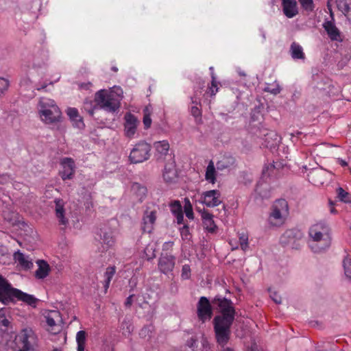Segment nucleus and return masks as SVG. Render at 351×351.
I'll use <instances>...</instances> for the list:
<instances>
[{
    "mask_svg": "<svg viewBox=\"0 0 351 351\" xmlns=\"http://www.w3.org/2000/svg\"><path fill=\"white\" fill-rule=\"evenodd\" d=\"M239 244L241 250L245 251L248 248V236L245 233L239 234Z\"/></svg>",
    "mask_w": 351,
    "mask_h": 351,
    "instance_id": "nucleus-38",
    "label": "nucleus"
},
{
    "mask_svg": "<svg viewBox=\"0 0 351 351\" xmlns=\"http://www.w3.org/2000/svg\"><path fill=\"white\" fill-rule=\"evenodd\" d=\"M204 226L206 228V230L210 233L215 232L217 230V226L215 225L213 219L210 220H206V221L203 222Z\"/></svg>",
    "mask_w": 351,
    "mask_h": 351,
    "instance_id": "nucleus-40",
    "label": "nucleus"
},
{
    "mask_svg": "<svg viewBox=\"0 0 351 351\" xmlns=\"http://www.w3.org/2000/svg\"><path fill=\"white\" fill-rule=\"evenodd\" d=\"M303 238L302 232L298 229H290L285 232L280 237V243L293 249H298Z\"/></svg>",
    "mask_w": 351,
    "mask_h": 351,
    "instance_id": "nucleus-9",
    "label": "nucleus"
},
{
    "mask_svg": "<svg viewBox=\"0 0 351 351\" xmlns=\"http://www.w3.org/2000/svg\"><path fill=\"white\" fill-rule=\"evenodd\" d=\"M329 204H330V213H332V214H337V210L334 207L333 202L332 201H330L329 202Z\"/></svg>",
    "mask_w": 351,
    "mask_h": 351,
    "instance_id": "nucleus-55",
    "label": "nucleus"
},
{
    "mask_svg": "<svg viewBox=\"0 0 351 351\" xmlns=\"http://www.w3.org/2000/svg\"><path fill=\"white\" fill-rule=\"evenodd\" d=\"M87 104H85V105H84V109H85V110L88 112V114H89L90 115L93 116V114H94V108H87V107H86V105H87Z\"/></svg>",
    "mask_w": 351,
    "mask_h": 351,
    "instance_id": "nucleus-56",
    "label": "nucleus"
},
{
    "mask_svg": "<svg viewBox=\"0 0 351 351\" xmlns=\"http://www.w3.org/2000/svg\"><path fill=\"white\" fill-rule=\"evenodd\" d=\"M111 70L113 71L114 72H117L118 68L117 66H112Z\"/></svg>",
    "mask_w": 351,
    "mask_h": 351,
    "instance_id": "nucleus-60",
    "label": "nucleus"
},
{
    "mask_svg": "<svg viewBox=\"0 0 351 351\" xmlns=\"http://www.w3.org/2000/svg\"><path fill=\"white\" fill-rule=\"evenodd\" d=\"M14 259L25 270L31 269L34 267L32 258L20 251L14 254Z\"/></svg>",
    "mask_w": 351,
    "mask_h": 351,
    "instance_id": "nucleus-24",
    "label": "nucleus"
},
{
    "mask_svg": "<svg viewBox=\"0 0 351 351\" xmlns=\"http://www.w3.org/2000/svg\"><path fill=\"white\" fill-rule=\"evenodd\" d=\"M288 215V202L285 199H279L271 205L267 222L271 227H280L285 223Z\"/></svg>",
    "mask_w": 351,
    "mask_h": 351,
    "instance_id": "nucleus-4",
    "label": "nucleus"
},
{
    "mask_svg": "<svg viewBox=\"0 0 351 351\" xmlns=\"http://www.w3.org/2000/svg\"><path fill=\"white\" fill-rule=\"evenodd\" d=\"M86 333L84 330H80L76 335L77 351H84Z\"/></svg>",
    "mask_w": 351,
    "mask_h": 351,
    "instance_id": "nucleus-32",
    "label": "nucleus"
},
{
    "mask_svg": "<svg viewBox=\"0 0 351 351\" xmlns=\"http://www.w3.org/2000/svg\"><path fill=\"white\" fill-rule=\"evenodd\" d=\"M124 120L125 135L130 138H133L136 132L138 120L135 115L130 112H127L125 114Z\"/></svg>",
    "mask_w": 351,
    "mask_h": 351,
    "instance_id": "nucleus-14",
    "label": "nucleus"
},
{
    "mask_svg": "<svg viewBox=\"0 0 351 351\" xmlns=\"http://www.w3.org/2000/svg\"><path fill=\"white\" fill-rule=\"evenodd\" d=\"M95 101L98 106L108 112H115L120 108V99L112 92L100 90L95 94Z\"/></svg>",
    "mask_w": 351,
    "mask_h": 351,
    "instance_id": "nucleus-5",
    "label": "nucleus"
},
{
    "mask_svg": "<svg viewBox=\"0 0 351 351\" xmlns=\"http://www.w3.org/2000/svg\"><path fill=\"white\" fill-rule=\"evenodd\" d=\"M342 266L346 278L351 280V258L346 256L343 260Z\"/></svg>",
    "mask_w": 351,
    "mask_h": 351,
    "instance_id": "nucleus-33",
    "label": "nucleus"
},
{
    "mask_svg": "<svg viewBox=\"0 0 351 351\" xmlns=\"http://www.w3.org/2000/svg\"><path fill=\"white\" fill-rule=\"evenodd\" d=\"M184 213H185L186 216L189 219H193V212L192 206L189 200L185 203Z\"/></svg>",
    "mask_w": 351,
    "mask_h": 351,
    "instance_id": "nucleus-45",
    "label": "nucleus"
},
{
    "mask_svg": "<svg viewBox=\"0 0 351 351\" xmlns=\"http://www.w3.org/2000/svg\"><path fill=\"white\" fill-rule=\"evenodd\" d=\"M214 302L221 310V315L215 316L213 319L215 339L218 345L224 348L230 339V329L236 312L230 300L216 297Z\"/></svg>",
    "mask_w": 351,
    "mask_h": 351,
    "instance_id": "nucleus-1",
    "label": "nucleus"
},
{
    "mask_svg": "<svg viewBox=\"0 0 351 351\" xmlns=\"http://www.w3.org/2000/svg\"><path fill=\"white\" fill-rule=\"evenodd\" d=\"M176 265V257L170 253L162 252L158 262V270L165 274H172Z\"/></svg>",
    "mask_w": 351,
    "mask_h": 351,
    "instance_id": "nucleus-10",
    "label": "nucleus"
},
{
    "mask_svg": "<svg viewBox=\"0 0 351 351\" xmlns=\"http://www.w3.org/2000/svg\"><path fill=\"white\" fill-rule=\"evenodd\" d=\"M38 265V269L36 270L34 276L38 280H43L46 278L51 272V267L49 263L42 259H38L36 261Z\"/></svg>",
    "mask_w": 351,
    "mask_h": 351,
    "instance_id": "nucleus-20",
    "label": "nucleus"
},
{
    "mask_svg": "<svg viewBox=\"0 0 351 351\" xmlns=\"http://www.w3.org/2000/svg\"><path fill=\"white\" fill-rule=\"evenodd\" d=\"M131 191L139 202H143L147 195V189L144 185L134 182L132 185Z\"/></svg>",
    "mask_w": 351,
    "mask_h": 351,
    "instance_id": "nucleus-25",
    "label": "nucleus"
},
{
    "mask_svg": "<svg viewBox=\"0 0 351 351\" xmlns=\"http://www.w3.org/2000/svg\"><path fill=\"white\" fill-rule=\"evenodd\" d=\"M162 176L166 183L172 184L176 182L178 173L173 161L165 165Z\"/></svg>",
    "mask_w": 351,
    "mask_h": 351,
    "instance_id": "nucleus-23",
    "label": "nucleus"
},
{
    "mask_svg": "<svg viewBox=\"0 0 351 351\" xmlns=\"http://www.w3.org/2000/svg\"><path fill=\"white\" fill-rule=\"evenodd\" d=\"M275 169V165L274 164H269L267 167H265L263 169V174L264 176H266L267 173V171H273Z\"/></svg>",
    "mask_w": 351,
    "mask_h": 351,
    "instance_id": "nucleus-51",
    "label": "nucleus"
},
{
    "mask_svg": "<svg viewBox=\"0 0 351 351\" xmlns=\"http://www.w3.org/2000/svg\"><path fill=\"white\" fill-rule=\"evenodd\" d=\"M134 296V295L132 294V295H129L127 298V299H126V300L125 302V306L126 307H130L132 306V302H133V297Z\"/></svg>",
    "mask_w": 351,
    "mask_h": 351,
    "instance_id": "nucleus-52",
    "label": "nucleus"
},
{
    "mask_svg": "<svg viewBox=\"0 0 351 351\" xmlns=\"http://www.w3.org/2000/svg\"><path fill=\"white\" fill-rule=\"evenodd\" d=\"M158 213V208L155 205L146 207L142 218V230L144 232H152L157 219Z\"/></svg>",
    "mask_w": 351,
    "mask_h": 351,
    "instance_id": "nucleus-8",
    "label": "nucleus"
},
{
    "mask_svg": "<svg viewBox=\"0 0 351 351\" xmlns=\"http://www.w3.org/2000/svg\"><path fill=\"white\" fill-rule=\"evenodd\" d=\"M151 145L144 141L136 143L131 150L129 160L131 163L137 164L147 160L151 154Z\"/></svg>",
    "mask_w": 351,
    "mask_h": 351,
    "instance_id": "nucleus-7",
    "label": "nucleus"
},
{
    "mask_svg": "<svg viewBox=\"0 0 351 351\" xmlns=\"http://www.w3.org/2000/svg\"><path fill=\"white\" fill-rule=\"evenodd\" d=\"M182 351H194V348H192L191 346H184V350Z\"/></svg>",
    "mask_w": 351,
    "mask_h": 351,
    "instance_id": "nucleus-59",
    "label": "nucleus"
},
{
    "mask_svg": "<svg viewBox=\"0 0 351 351\" xmlns=\"http://www.w3.org/2000/svg\"><path fill=\"white\" fill-rule=\"evenodd\" d=\"M174 216L176 217L177 223L178 224H182L183 223V221H184L183 212L181 213H178L177 215H175Z\"/></svg>",
    "mask_w": 351,
    "mask_h": 351,
    "instance_id": "nucleus-53",
    "label": "nucleus"
},
{
    "mask_svg": "<svg viewBox=\"0 0 351 351\" xmlns=\"http://www.w3.org/2000/svg\"><path fill=\"white\" fill-rule=\"evenodd\" d=\"M323 27L326 31L328 38L332 41L342 42L343 38L340 30L336 27L331 21H326L323 23Z\"/></svg>",
    "mask_w": 351,
    "mask_h": 351,
    "instance_id": "nucleus-17",
    "label": "nucleus"
},
{
    "mask_svg": "<svg viewBox=\"0 0 351 351\" xmlns=\"http://www.w3.org/2000/svg\"><path fill=\"white\" fill-rule=\"evenodd\" d=\"M270 296L276 304H280L282 302L281 297L277 293H271Z\"/></svg>",
    "mask_w": 351,
    "mask_h": 351,
    "instance_id": "nucleus-48",
    "label": "nucleus"
},
{
    "mask_svg": "<svg viewBox=\"0 0 351 351\" xmlns=\"http://www.w3.org/2000/svg\"><path fill=\"white\" fill-rule=\"evenodd\" d=\"M219 82L217 81V77L215 73L211 72V84L208 88V93L211 97L215 96L219 90Z\"/></svg>",
    "mask_w": 351,
    "mask_h": 351,
    "instance_id": "nucleus-31",
    "label": "nucleus"
},
{
    "mask_svg": "<svg viewBox=\"0 0 351 351\" xmlns=\"http://www.w3.org/2000/svg\"><path fill=\"white\" fill-rule=\"evenodd\" d=\"M209 70L210 71V73H211V72L215 73V72H214V68H213V66H210V67L209 68Z\"/></svg>",
    "mask_w": 351,
    "mask_h": 351,
    "instance_id": "nucleus-62",
    "label": "nucleus"
},
{
    "mask_svg": "<svg viewBox=\"0 0 351 351\" xmlns=\"http://www.w3.org/2000/svg\"><path fill=\"white\" fill-rule=\"evenodd\" d=\"M302 8L308 12L313 11L315 5L313 0H298Z\"/></svg>",
    "mask_w": 351,
    "mask_h": 351,
    "instance_id": "nucleus-37",
    "label": "nucleus"
},
{
    "mask_svg": "<svg viewBox=\"0 0 351 351\" xmlns=\"http://www.w3.org/2000/svg\"><path fill=\"white\" fill-rule=\"evenodd\" d=\"M291 56L293 59H304L305 55L302 47L296 43H293L290 47Z\"/></svg>",
    "mask_w": 351,
    "mask_h": 351,
    "instance_id": "nucleus-27",
    "label": "nucleus"
},
{
    "mask_svg": "<svg viewBox=\"0 0 351 351\" xmlns=\"http://www.w3.org/2000/svg\"><path fill=\"white\" fill-rule=\"evenodd\" d=\"M337 161H338V163L341 166V167H346L348 166V162L343 160V159H341V158H338L337 159Z\"/></svg>",
    "mask_w": 351,
    "mask_h": 351,
    "instance_id": "nucleus-57",
    "label": "nucleus"
},
{
    "mask_svg": "<svg viewBox=\"0 0 351 351\" xmlns=\"http://www.w3.org/2000/svg\"><path fill=\"white\" fill-rule=\"evenodd\" d=\"M195 342H196V340L195 339H193V337H191L187 341L186 344L185 346L187 347L191 346L192 348H194Z\"/></svg>",
    "mask_w": 351,
    "mask_h": 351,
    "instance_id": "nucleus-54",
    "label": "nucleus"
},
{
    "mask_svg": "<svg viewBox=\"0 0 351 351\" xmlns=\"http://www.w3.org/2000/svg\"><path fill=\"white\" fill-rule=\"evenodd\" d=\"M56 208V216L58 219V223L60 226H62L61 228L62 230L65 229L69 223V219L65 217V210H64V203L62 199H56L55 201Z\"/></svg>",
    "mask_w": 351,
    "mask_h": 351,
    "instance_id": "nucleus-18",
    "label": "nucleus"
},
{
    "mask_svg": "<svg viewBox=\"0 0 351 351\" xmlns=\"http://www.w3.org/2000/svg\"><path fill=\"white\" fill-rule=\"evenodd\" d=\"M223 351H234V350L230 348H226L223 350Z\"/></svg>",
    "mask_w": 351,
    "mask_h": 351,
    "instance_id": "nucleus-61",
    "label": "nucleus"
},
{
    "mask_svg": "<svg viewBox=\"0 0 351 351\" xmlns=\"http://www.w3.org/2000/svg\"><path fill=\"white\" fill-rule=\"evenodd\" d=\"M14 289L0 275V302L4 304L12 302V291Z\"/></svg>",
    "mask_w": 351,
    "mask_h": 351,
    "instance_id": "nucleus-16",
    "label": "nucleus"
},
{
    "mask_svg": "<svg viewBox=\"0 0 351 351\" xmlns=\"http://www.w3.org/2000/svg\"><path fill=\"white\" fill-rule=\"evenodd\" d=\"M280 87L278 84L276 85H271V84H267L266 87L265 88V90L266 92L270 93L274 95H277L280 93Z\"/></svg>",
    "mask_w": 351,
    "mask_h": 351,
    "instance_id": "nucleus-42",
    "label": "nucleus"
},
{
    "mask_svg": "<svg viewBox=\"0 0 351 351\" xmlns=\"http://www.w3.org/2000/svg\"><path fill=\"white\" fill-rule=\"evenodd\" d=\"M197 314L199 319L205 322L210 319L213 315L211 304L206 297L202 296L197 304Z\"/></svg>",
    "mask_w": 351,
    "mask_h": 351,
    "instance_id": "nucleus-11",
    "label": "nucleus"
},
{
    "mask_svg": "<svg viewBox=\"0 0 351 351\" xmlns=\"http://www.w3.org/2000/svg\"><path fill=\"white\" fill-rule=\"evenodd\" d=\"M191 114L193 116L197 117L201 115V112L198 107L193 106L191 108Z\"/></svg>",
    "mask_w": 351,
    "mask_h": 351,
    "instance_id": "nucleus-50",
    "label": "nucleus"
},
{
    "mask_svg": "<svg viewBox=\"0 0 351 351\" xmlns=\"http://www.w3.org/2000/svg\"><path fill=\"white\" fill-rule=\"evenodd\" d=\"M282 11L289 19L293 18L298 14V4L295 0H282Z\"/></svg>",
    "mask_w": 351,
    "mask_h": 351,
    "instance_id": "nucleus-21",
    "label": "nucleus"
},
{
    "mask_svg": "<svg viewBox=\"0 0 351 351\" xmlns=\"http://www.w3.org/2000/svg\"><path fill=\"white\" fill-rule=\"evenodd\" d=\"M62 169L60 171V176L63 180H71L75 174V162L71 158H64L60 161Z\"/></svg>",
    "mask_w": 351,
    "mask_h": 351,
    "instance_id": "nucleus-13",
    "label": "nucleus"
},
{
    "mask_svg": "<svg viewBox=\"0 0 351 351\" xmlns=\"http://www.w3.org/2000/svg\"><path fill=\"white\" fill-rule=\"evenodd\" d=\"M10 86L9 81L3 77H0V96L3 94Z\"/></svg>",
    "mask_w": 351,
    "mask_h": 351,
    "instance_id": "nucleus-46",
    "label": "nucleus"
},
{
    "mask_svg": "<svg viewBox=\"0 0 351 351\" xmlns=\"http://www.w3.org/2000/svg\"><path fill=\"white\" fill-rule=\"evenodd\" d=\"M337 197L344 203H351V195L341 187L337 189Z\"/></svg>",
    "mask_w": 351,
    "mask_h": 351,
    "instance_id": "nucleus-34",
    "label": "nucleus"
},
{
    "mask_svg": "<svg viewBox=\"0 0 351 351\" xmlns=\"http://www.w3.org/2000/svg\"><path fill=\"white\" fill-rule=\"evenodd\" d=\"M143 303H145V304H147L148 302H147V301L144 300V302H143Z\"/></svg>",
    "mask_w": 351,
    "mask_h": 351,
    "instance_id": "nucleus-64",
    "label": "nucleus"
},
{
    "mask_svg": "<svg viewBox=\"0 0 351 351\" xmlns=\"http://www.w3.org/2000/svg\"><path fill=\"white\" fill-rule=\"evenodd\" d=\"M103 241L104 250H107L108 248L111 247L114 244V239L110 234L105 233L101 238Z\"/></svg>",
    "mask_w": 351,
    "mask_h": 351,
    "instance_id": "nucleus-35",
    "label": "nucleus"
},
{
    "mask_svg": "<svg viewBox=\"0 0 351 351\" xmlns=\"http://www.w3.org/2000/svg\"><path fill=\"white\" fill-rule=\"evenodd\" d=\"M47 322L50 326L55 325V321L52 318H48Z\"/></svg>",
    "mask_w": 351,
    "mask_h": 351,
    "instance_id": "nucleus-58",
    "label": "nucleus"
},
{
    "mask_svg": "<svg viewBox=\"0 0 351 351\" xmlns=\"http://www.w3.org/2000/svg\"><path fill=\"white\" fill-rule=\"evenodd\" d=\"M309 237L314 242H322V246L311 245L312 250L319 252L328 248L330 245V228L324 222H319L313 225L308 231Z\"/></svg>",
    "mask_w": 351,
    "mask_h": 351,
    "instance_id": "nucleus-3",
    "label": "nucleus"
},
{
    "mask_svg": "<svg viewBox=\"0 0 351 351\" xmlns=\"http://www.w3.org/2000/svg\"><path fill=\"white\" fill-rule=\"evenodd\" d=\"M38 107L40 119L45 124H56L60 121L62 112L54 100L43 97L39 101Z\"/></svg>",
    "mask_w": 351,
    "mask_h": 351,
    "instance_id": "nucleus-2",
    "label": "nucleus"
},
{
    "mask_svg": "<svg viewBox=\"0 0 351 351\" xmlns=\"http://www.w3.org/2000/svg\"><path fill=\"white\" fill-rule=\"evenodd\" d=\"M8 313L9 311L7 308H0V336L2 337L8 335L12 330Z\"/></svg>",
    "mask_w": 351,
    "mask_h": 351,
    "instance_id": "nucleus-15",
    "label": "nucleus"
},
{
    "mask_svg": "<svg viewBox=\"0 0 351 351\" xmlns=\"http://www.w3.org/2000/svg\"><path fill=\"white\" fill-rule=\"evenodd\" d=\"M235 159L232 156H224L217 162L218 170H223L233 166Z\"/></svg>",
    "mask_w": 351,
    "mask_h": 351,
    "instance_id": "nucleus-29",
    "label": "nucleus"
},
{
    "mask_svg": "<svg viewBox=\"0 0 351 351\" xmlns=\"http://www.w3.org/2000/svg\"><path fill=\"white\" fill-rule=\"evenodd\" d=\"M339 9L342 12V13L347 16L349 20H351L350 18V8L349 5L346 2H342L339 5Z\"/></svg>",
    "mask_w": 351,
    "mask_h": 351,
    "instance_id": "nucleus-41",
    "label": "nucleus"
},
{
    "mask_svg": "<svg viewBox=\"0 0 351 351\" xmlns=\"http://www.w3.org/2000/svg\"><path fill=\"white\" fill-rule=\"evenodd\" d=\"M181 277L184 280H188L191 278V268L189 265H184L182 268Z\"/></svg>",
    "mask_w": 351,
    "mask_h": 351,
    "instance_id": "nucleus-44",
    "label": "nucleus"
},
{
    "mask_svg": "<svg viewBox=\"0 0 351 351\" xmlns=\"http://www.w3.org/2000/svg\"><path fill=\"white\" fill-rule=\"evenodd\" d=\"M202 219L203 222L206 221V220L212 219L213 217V215L208 213V211L204 210L202 213Z\"/></svg>",
    "mask_w": 351,
    "mask_h": 351,
    "instance_id": "nucleus-47",
    "label": "nucleus"
},
{
    "mask_svg": "<svg viewBox=\"0 0 351 351\" xmlns=\"http://www.w3.org/2000/svg\"><path fill=\"white\" fill-rule=\"evenodd\" d=\"M53 351H62L61 349H58V348H55L53 350Z\"/></svg>",
    "mask_w": 351,
    "mask_h": 351,
    "instance_id": "nucleus-63",
    "label": "nucleus"
},
{
    "mask_svg": "<svg viewBox=\"0 0 351 351\" xmlns=\"http://www.w3.org/2000/svg\"><path fill=\"white\" fill-rule=\"evenodd\" d=\"M15 351H39L37 337L30 328L23 329L16 337Z\"/></svg>",
    "mask_w": 351,
    "mask_h": 351,
    "instance_id": "nucleus-6",
    "label": "nucleus"
},
{
    "mask_svg": "<svg viewBox=\"0 0 351 351\" xmlns=\"http://www.w3.org/2000/svg\"><path fill=\"white\" fill-rule=\"evenodd\" d=\"M171 212L173 215L182 213V207L179 200H174L169 204Z\"/></svg>",
    "mask_w": 351,
    "mask_h": 351,
    "instance_id": "nucleus-36",
    "label": "nucleus"
},
{
    "mask_svg": "<svg viewBox=\"0 0 351 351\" xmlns=\"http://www.w3.org/2000/svg\"><path fill=\"white\" fill-rule=\"evenodd\" d=\"M143 112H144V116H143V122L144 124V127H145V129H148L151 126L152 119H151L150 114H149L147 107H146L144 109Z\"/></svg>",
    "mask_w": 351,
    "mask_h": 351,
    "instance_id": "nucleus-39",
    "label": "nucleus"
},
{
    "mask_svg": "<svg viewBox=\"0 0 351 351\" xmlns=\"http://www.w3.org/2000/svg\"><path fill=\"white\" fill-rule=\"evenodd\" d=\"M200 202L207 207H215L221 203V193L218 190H210L201 194Z\"/></svg>",
    "mask_w": 351,
    "mask_h": 351,
    "instance_id": "nucleus-12",
    "label": "nucleus"
},
{
    "mask_svg": "<svg viewBox=\"0 0 351 351\" xmlns=\"http://www.w3.org/2000/svg\"><path fill=\"white\" fill-rule=\"evenodd\" d=\"M15 298L32 306H36L38 301V299H36L34 295L23 292L17 289H14V290L12 291V302H13Z\"/></svg>",
    "mask_w": 351,
    "mask_h": 351,
    "instance_id": "nucleus-19",
    "label": "nucleus"
},
{
    "mask_svg": "<svg viewBox=\"0 0 351 351\" xmlns=\"http://www.w3.org/2000/svg\"><path fill=\"white\" fill-rule=\"evenodd\" d=\"M180 235L183 240H189L191 238V234L188 225H184L182 228L180 229Z\"/></svg>",
    "mask_w": 351,
    "mask_h": 351,
    "instance_id": "nucleus-43",
    "label": "nucleus"
},
{
    "mask_svg": "<svg viewBox=\"0 0 351 351\" xmlns=\"http://www.w3.org/2000/svg\"><path fill=\"white\" fill-rule=\"evenodd\" d=\"M173 245V241H168V242H165L163 245H162V251H168L169 250L171 249Z\"/></svg>",
    "mask_w": 351,
    "mask_h": 351,
    "instance_id": "nucleus-49",
    "label": "nucleus"
},
{
    "mask_svg": "<svg viewBox=\"0 0 351 351\" xmlns=\"http://www.w3.org/2000/svg\"><path fill=\"white\" fill-rule=\"evenodd\" d=\"M205 179L211 184L216 182V170L213 160H210L206 167Z\"/></svg>",
    "mask_w": 351,
    "mask_h": 351,
    "instance_id": "nucleus-28",
    "label": "nucleus"
},
{
    "mask_svg": "<svg viewBox=\"0 0 351 351\" xmlns=\"http://www.w3.org/2000/svg\"><path fill=\"white\" fill-rule=\"evenodd\" d=\"M156 152L161 156H166L169 150V144L167 141H160L154 143Z\"/></svg>",
    "mask_w": 351,
    "mask_h": 351,
    "instance_id": "nucleus-30",
    "label": "nucleus"
},
{
    "mask_svg": "<svg viewBox=\"0 0 351 351\" xmlns=\"http://www.w3.org/2000/svg\"><path fill=\"white\" fill-rule=\"evenodd\" d=\"M116 273L115 266H109L106 268V271L104 274L103 287L104 289V293H106L110 287V282Z\"/></svg>",
    "mask_w": 351,
    "mask_h": 351,
    "instance_id": "nucleus-26",
    "label": "nucleus"
},
{
    "mask_svg": "<svg viewBox=\"0 0 351 351\" xmlns=\"http://www.w3.org/2000/svg\"><path fill=\"white\" fill-rule=\"evenodd\" d=\"M66 113L72 122L73 127L78 129H83L85 127L83 118L80 115L77 108L69 107L66 109Z\"/></svg>",
    "mask_w": 351,
    "mask_h": 351,
    "instance_id": "nucleus-22",
    "label": "nucleus"
}]
</instances>
